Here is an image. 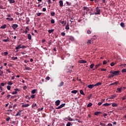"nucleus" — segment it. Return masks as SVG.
<instances>
[{
    "instance_id": "20e7f679",
    "label": "nucleus",
    "mask_w": 126,
    "mask_h": 126,
    "mask_svg": "<svg viewBox=\"0 0 126 126\" xmlns=\"http://www.w3.org/2000/svg\"><path fill=\"white\" fill-rule=\"evenodd\" d=\"M96 12L94 13V14H100L101 12V9H99L98 7L96 8Z\"/></svg>"
},
{
    "instance_id": "680f3d73",
    "label": "nucleus",
    "mask_w": 126,
    "mask_h": 126,
    "mask_svg": "<svg viewBox=\"0 0 126 126\" xmlns=\"http://www.w3.org/2000/svg\"><path fill=\"white\" fill-rule=\"evenodd\" d=\"M31 98H32V99H34L35 98V95L32 94V95H31Z\"/></svg>"
},
{
    "instance_id": "f704fd0d",
    "label": "nucleus",
    "mask_w": 126,
    "mask_h": 126,
    "mask_svg": "<svg viewBox=\"0 0 126 126\" xmlns=\"http://www.w3.org/2000/svg\"><path fill=\"white\" fill-rule=\"evenodd\" d=\"M50 14L51 16H55V15H56V13H55V12H52L50 13Z\"/></svg>"
},
{
    "instance_id": "58836bf2",
    "label": "nucleus",
    "mask_w": 126,
    "mask_h": 126,
    "mask_svg": "<svg viewBox=\"0 0 126 126\" xmlns=\"http://www.w3.org/2000/svg\"><path fill=\"white\" fill-rule=\"evenodd\" d=\"M101 65L100 64H96L95 66V68L97 69L98 68V67H99Z\"/></svg>"
},
{
    "instance_id": "6e6d98bb",
    "label": "nucleus",
    "mask_w": 126,
    "mask_h": 126,
    "mask_svg": "<svg viewBox=\"0 0 126 126\" xmlns=\"http://www.w3.org/2000/svg\"><path fill=\"white\" fill-rule=\"evenodd\" d=\"M102 104H103L102 102H99L98 103L97 105H98V106H101V105H102Z\"/></svg>"
},
{
    "instance_id": "1a4fd4ad",
    "label": "nucleus",
    "mask_w": 126,
    "mask_h": 126,
    "mask_svg": "<svg viewBox=\"0 0 126 126\" xmlns=\"http://www.w3.org/2000/svg\"><path fill=\"white\" fill-rule=\"evenodd\" d=\"M88 88H90V89H93V87H95L94 85L90 84L88 86Z\"/></svg>"
},
{
    "instance_id": "338daca9",
    "label": "nucleus",
    "mask_w": 126,
    "mask_h": 126,
    "mask_svg": "<svg viewBox=\"0 0 126 126\" xmlns=\"http://www.w3.org/2000/svg\"><path fill=\"white\" fill-rule=\"evenodd\" d=\"M122 100H126V96L122 97Z\"/></svg>"
},
{
    "instance_id": "13d9d810",
    "label": "nucleus",
    "mask_w": 126,
    "mask_h": 126,
    "mask_svg": "<svg viewBox=\"0 0 126 126\" xmlns=\"http://www.w3.org/2000/svg\"><path fill=\"white\" fill-rule=\"evenodd\" d=\"M66 4H67V5H70L71 4V3H69L68 1H66Z\"/></svg>"
},
{
    "instance_id": "473e14b6",
    "label": "nucleus",
    "mask_w": 126,
    "mask_h": 126,
    "mask_svg": "<svg viewBox=\"0 0 126 126\" xmlns=\"http://www.w3.org/2000/svg\"><path fill=\"white\" fill-rule=\"evenodd\" d=\"M25 70H31V68H30L29 67H26L25 68Z\"/></svg>"
},
{
    "instance_id": "052dcab7",
    "label": "nucleus",
    "mask_w": 126,
    "mask_h": 126,
    "mask_svg": "<svg viewBox=\"0 0 126 126\" xmlns=\"http://www.w3.org/2000/svg\"><path fill=\"white\" fill-rule=\"evenodd\" d=\"M100 125L101 126H105V125L104 123H100Z\"/></svg>"
},
{
    "instance_id": "f03ea898",
    "label": "nucleus",
    "mask_w": 126,
    "mask_h": 126,
    "mask_svg": "<svg viewBox=\"0 0 126 126\" xmlns=\"http://www.w3.org/2000/svg\"><path fill=\"white\" fill-rule=\"evenodd\" d=\"M11 27L13 28V29L14 31H15V29H16V28H17V27H18V25L15 24H12L11 25Z\"/></svg>"
},
{
    "instance_id": "3c124183",
    "label": "nucleus",
    "mask_w": 126,
    "mask_h": 126,
    "mask_svg": "<svg viewBox=\"0 0 126 126\" xmlns=\"http://www.w3.org/2000/svg\"><path fill=\"white\" fill-rule=\"evenodd\" d=\"M11 87H10V86H7V90H10Z\"/></svg>"
},
{
    "instance_id": "37998d69",
    "label": "nucleus",
    "mask_w": 126,
    "mask_h": 126,
    "mask_svg": "<svg viewBox=\"0 0 126 126\" xmlns=\"http://www.w3.org/2000/svg\"><path fill=\"white\" fill-rule=\"evenodd\" d=\"M91 40H88L87 43L88 45H90V44H91Z\"/></svg>"
},
{
    "instance_id": "4468645a",
    "label": "nucleus",
    "mask_w": 126,
    "mask_h": 126,
    "mask_svg": "<svg viewBox=\"0 0 126 126\" xmlns=\"http://www.w3.org/2000/svg\"><path fill=\"white\" fill-rule=\"evenodd\" d=\"M122 89H123V87L121 88H117V91H116V92L118 93V92H120L121 93V92H122Z\"/></svg>"
},
{
    "instance_id": "c85d7f7f",
    "label": "nucleus",
    "mask_w": 126,
    "mask_h": 126,
    "mask_svg": "<svg viewBox=\"0 0 126 126\" xmlns=\"http://www.w3.org/2000/svg\"><path fill=\"white\" fill-rule=\"evenodd\" d=\"M114 76H114L113 74H112L111 75H109L108 78H113V77H114Z\"/></svg>"
},
{
    "instance_id": "e433bc0d",
    "label": "nucleus",
    "mask_w": 126,
    "mask_h": 126,
    "mask_svg": "<svg viewBox=\"0 0 126 126\" xmlns=\"http://www.w3.org/2000/svg\"><path fill=\"white\" fill-rule=\"evenodd\" d=\"M11 59L13 60V61H16V60H17V57H13L11 58Z\"/></svg>"
},
{
    "instance_id": "393cba45",
    "label": "nucleus",
    "mask_w": 126,
    "mask_h": 126,
    "mask_svg": "<svg viewBox=\"0 0 126 126\" xmlns=\"http://www.w3.org/2000/svg\"><path fill=\"white\" fill-rule=\"evenodd\" d=\"M28 38L29 39V40H31V39H32V36H31V34H28Z\"/></svg>"
},
{
    "instance_id": "72a5a7b5",
    "label": "nucleus",
    "mask_w": 126,
    "mask_h": 126,
    "mask_svg": "<svg viewBox=\"0 0 126 126\" xmlns=\"http://www.w3.org/2000/svg\"><path fill=\"white\" fill-rule=\"evenodd\" d=\"M80 94H81L82 95H85V94H84V93L83 92V91H82V90H81L80 91Z\"/></svg>"
},
{
    "instance_id": "e2e57ef3",
    "label": "nucleus",
    "mask_w": 126,
    "mask_h": 126,
    "mask_svg": "<svg viewBox=\"0 0 126 126\" xmlns=\"http://www.w3.org/2000/svg\"><path fill=\"white\" fill-rule=\"evenodd\" d=\"M0 9H4V7H3V6H0Z\"/></svg>"
},
{
    "instance_id": "5fc2aeb1",
    "label": "nucleus",
    "mask_w": 126,
    "mask_h": 126,
    "mask_svg": "<svg viewBox=\"0 0 126 126\" xmlns=\"http://www.w3.org/2000/svg\"><path fill=\"white\" fill-rule=\"evenodd\" d=\"M9 120H10V117H8L6 119V122H8L9 121Z\"/></svg>"
},
{
    "instance_id": "c03bdc74",
    "label": "nucleus",
    "mask_w": 126,
    "mask_h": 126,
    "mask_svg": "<svg viewBox=\"0 0 126 126\" xmlns=\"http://www.w3.org/2000/svg\"><path fill=\"white\" fill-rule=\"evenodd\" d=\"M51 23H52V24H54V23H55V20H54L53 19H52L51 20Z\"/></svg>"
},
{
    "instance_id": "6e6552de",
    "label": "nucleus",
    "mask_w": 126,
    "mask_h": 126,
    "mask_svg": "<svg viewBox=\"0 0 126 126\" xmlns=\"http://www.w3.org/2000/svg\"><path fill=\"white\" fill-rule=\"evenodd\" d=\"M65 119L68 120V121H69V122H74L75 121L74 120H73L71 118L69 117V116L67 118H66Z\"/></svg>"
},
{
    "instance_id": "bf43d9fd",
    "label": "nucleus",
    "mask_w": 126,
    "mask_h": 126,
    "mask_svg": "<svg viewBox=\"0 0 126 126\" xmlns=\"http://www.w3.org/2000/svg\"><path fill=\"white\" fill-rule=\"evenodd\" d=\"M106 63H107V61H106V60H104L103 62V64H106Z\"/></svg>"
},
{
    "instance_id": "bb28decb",
    "label": "nucleus",
    "mask_w": 126,
    "mask_h": 126,
    "mask_svg": "<svg viewBox=\"0 0 126 126\" xmlns=\"http://www.w3.org/2000/svg\"><path fill=\"white\" fill-rule=\"evenodd\" d=\"M3 42H9V38L8 37L7 38V39H3Z\"/></svg>"
},
{
    "instance_id": "b1692460",
    "label": "nucleus",
    "mask_w": 126,
    "mask_h": 126,
    "mask_svg": "<svg viewBox=\"0 0 126 126\" xmlns=\"http://www.w3.org/2000/svg\"><path fill=\"white\" fill-rule=\"evenodd\" d=\"M77 92H78V91L77 90H73L71 91V93H72L73 94H76Z\"/></svg>"
},
{
    "instance_id": "7c9ffc66",
    "label": "nucleus",
    "mask_w": 126,
    "mask_h": 126,
    "mask_svg": "<svg viewBox=\"0 0 126 126\" xmlns=\"http://www.w3.org/2000/svg\"><path fill=\"white\" fill-rule=\"evenodd\" d=\"M116 97V95H112L111 96H110L108 99H114V98Z\"/></svg>"
},
{
    "instance_id": "a878e982",
    "label": "nucleus",
    "mask_w": 126,
    "mask_h": 126,
    "mask_svg": "<svg viewBox=\"0 0 126 126\" xmlns=\"http://www.w3.org/2000/svg\"><path fill=\"white\" fill-rule=\"evenodd\" d=\"M111 105L113 107H118V104L116 103H113L111 104Z\"/></svg>"
},
{
    "instance_id": "0e129e2a",
    "label": "nucleus",
    "mask_w": 126,
    "mask_h": 126,
    "mask_svg": "<svg viewBox=\"0 0 126 126\" xmlns=\"http://www.w3.org/2000/svg\"><path fill=\"white\" fill-rule=\"evenodd\" d=\"M122 72L123 73H125V72H126V69H124L122 70Z\"/></svg>"
},
{
    "instance_id": "412c9836",
    "label": "nucleus",
    "mask_w": 126,
    "mask_h": 126,
    "mask_svg": "<svg viewBox=\"0 0 126 126\" xmlns=\"http://www.w3.org/2000/svg\"><path fill=\"white\" fill-rule=\"evenodd\" d=\"M65 29H66V30H69V24L68 23L67 24Z\"/></svg>"
},
{
    "instance_id": "de8ad7c7",
    "label": "nucleus",
    "mask_w": 126,
    "mask_h": 126,
    "mask_svg": "<svg viewBox=\"0 0 126 126\" xmlns=\"http://www.w3.org/2000/svg\"><path fill=\"white\" fill-rule=\"evenodd\" d=\"M3 75V71H0V76H2Z\"/></svg>"
},
{
    "instance_id": "2f4dec72",
    "label": "nucleus",
    "mask_w": 126,
    "mask_h": 126,
    "mask_svg": "<svg viewBox=\"0 0 126 126\" xmlns=\"http://www.w3.org/2000/svg\"><path fill=\"white\" fill-rule=\"evenodd\" d=\"M117 63H114V62H112L110 63V65L111 66H114V65H115V64H116Z\"/></svg>"
},
{
    "instance_id": "9d476101",
    "label": "nucleus",
    "mask_w": 126,
    "mask_h": 126,
    "mask_svg": "<svg viewBox=\"0 0 126 126\" xmlns=\"http://www.w3.org/2000/svg\"><path fill=\"white\" fill-rule=\"evenodd\" d=\"M61 103V100H58L56 101H55V104L56 106H59Z\"/></svg>"
},
{
    "instance_id": "aec40b11",
    "label": "nucleus",
    "mask_w": 126,
    "mask_h": 126,
    "mask_svg": "<svg viewBox=\"0 0 126 126\" xmlns=\"http://www.w3.org/2000/svg\"><path fill=\"white\" fill-rule=\"evenodd\" d=\"M63 84H64V83L63 82H61V83L58 85V87H62V86H63Z\"/></svg>"
},
{
    "instance_id": "864d4df0",
    "label": "nucleus",
    "mask_w": 126,
    "mask_h": 126,
    "mask_svg": "<svg viewBox=\"0 0 126 126\" xmlns=\"http://www.w3.org/2000/svg\"><path fill=\"white\" fill-rule=\"evenodd\" d=\"M14 90L16 92H19L20 91V90L19 89H15Z\"/></svg>"
},
{
    "instance_id": "09e8293b",
    "label": "nucleus",
    "mask_w": 126,
    "mask_h": 126,
    "mask_svg": "<svg viewBox=\"0 0 126 126\" xmlns=\"http://www.w3.org/2000/svg\"><path fill=\"white\" fill-rule=\"evenodd\" d=\"M61 35H62V36H63H63H65V33L64 32H62L61 33Z\"/></svg>"
},
{
    "instance_id": "ddd939ff",
    "label": "nucleus",
    "mask_w": 126,
    "mask_h": 126,
    "mask_svg": "<svg viewBox=\"0 0 126 126\" xmlns=\"http://www.w3.org/2000/svg\"><path fill=\"white\" fill-rule=\"evenodd\" d=\"M118 84H119V82H115L114 83L110 84V86L112 85H118Z\"/></svg>"
},
{
    "instance_id": "a211bd4d",
    "label": "nucleus",
    "mask_w": 126,
    "mask_h": 126,
    "mask_svg": "<svg viewBox=\"0 0 126 126\" xmlns=\"http://www.w3.org/2000/svg\"><path fill=\"white\" fill-rule=\"evenodd\" d=\"M80 63H87V61H85V60H80V61L79 62Z\"/></svg>"
},
{
    "instance_id": "4be33fe9",
    "label": "nucleus",
    "mask_w": 126,
    "mask_h": 126,
    "mask_svg": "<svg viewBox=\"0 0 126 126\" xmlns=\"http://www.w3.org/2000/svg\"><path fill=\"white\" fill-rule=\"evenodd\" d=\"M30 106L29 104H23L22 105L23 108H26L27 107H29Z\"/></svg>"
},
{
    "instance_id": "5701e85b",
    "label": "nucleus",
    "mask_w": 126,
    "mask_h": 126,
    "mask_svg": "<svg viewBox=\"0 0 126 126\" xmlns=\"http://www.w3.org/2000/svg\"><path fill=\"white\" fill-rule=\"evenodd\" d=\"M8 1H9V3H14L15 2L14 0H8Z\"/></svg>"
},
{
    "instance_id": "0eeeda50",
    "label": "nucleus",
    "mask_w": 126,
    "mask_h": 126,
    "mask_svg": "<svg viewBox=\"0 0 126 126\" xmlns=\"http://www.w3.org/2000/svg\"><path fill=\"white\" fill-rule=\"evenodd\" d=\"M19 49H21V45H19L16 47V50H17L16 51V53H17V52H18V50H19Z\"/></svg>"
},
{
    "instance_id": "774afa93",
    "label": "nucleus",
    "mask_w": 126,
    "mask_h": 126,
    "mask_svg": "<svg viewBox=\"0 0 126 126\" xmlns=\"http://www.w3.org/2000/svg\"><path fill=\"white\" fill-rule=\"evenodd\" d=\"M1 86H4L5 84H4V83H1Z\"/></svg>"
},
{
    "instance_id": "a18cd8bd",
    "label": "nucleus",
    "mask_w": 126,
    "mask_h": 126,
    "mask_svg": "<svg viewBox=\"0 0 126 126\" xmlns=\"http://www.w3.org/2000/svg\"><path fill=\"white\" fill-rule=\"evenodd\" d=\"M36 106H37V104L33 103V104H32V108H34V107H36Z\"/></svg>"
},
{
    "instance_id": "49530a36",
    "label": "nucleus",
    "mask_w": 126,
    "mask_h": 126,
    "mask_svg": "<svg viewBox=\"0 0 126 126\" xmlns=\"http://www.w3.org/2000/svg\"><path fill=\"white\" fill-rule=\"evenodd\" d=\"M120 25L121 26V27H125V24L123 22H122L121 24H120Z\"/></svg>"
},
{
    "instance_id": "69168bd1",
    "label": "nucleus",
    "mask_w": 126,
    "mask_h": 126,
    "mask_svg": "<svg viewBox=\"0 0 126 126\" xmlns=\"http://www.w3.org/2000/svg\"><path fill=\"white\" fill-rule=\"evenodd\" d=\"M87 33H88V34H90V33H91V31L89 30H88V31H87Z\"/></svg>"
},
{
    "instance_id": "6ab92c4d",
    "label": "nucleus",
    "mask_w": 126,
    "mask_h": 126,
    "mask_svg": "<svg viewBox=\"0 0 126 126\" xmlns=\"http://www.w3.org/2000/svg\"><path fill=\"white\" fill-rule=\"evenodd\" d=\"M0 28V29H5V28H6V25L4 24L3 25L1 26Z\"/></svg>"
},
{
    "instance_id": "f8f14e48",
    "label": "nucleus",
    "mask_w": 126,
    "mask_h": 126,
    "mask_svg": "<svg viewBox=\"0 0 126 126\" xmlns=\"http://www.w3.org/2000/svg\"><path fill=\"white\" fill-rule=\"evenodd\" d=\"M101 85H102V83L99 82L96 83L95 84H94V87H95V86H100Z\"/></svg>"
},
{
    "instance_id": "8fccbe9b",
    "label": "nucleus",
    "mask_w": 126,
    "mask_h": 126,
    "mask_svg": "<svg viewBox=\"0 0 126 126\" xmlns=\"http://www.w3.org/2000/svg\"><path fill=\"white\" fill-rule=\"evenodd\" d=\"M12 95H15V94H17V92H16L15 91L14 92H13L12 93Z\"/></svg>"
},
{
    "instance_id": "79ce46f5",
    "label": "nucleus",
    "mask_w": 126,
    "mask_h": 126,
    "mask_svg": "<svg viewBox=\"0 0 126 126\" xmlns=\"http://www.w3.org/2000/svg\"><path fill=\"white\" fill-rule=\"evenodd\" d=\"M91 106H92V103H89L88 105H87V107L88 108L91 107Z\"/></svg>"
},
{
    "instance_id": "39448f33",
    "label": "nucleus",
    "mask_w": 126,
    "mask_h": 126,
    "mask_svg": "<svg viewBox=\"0 0 126 126\" xmlns=\"http://www.w3.org/2000/svg\"><path fill=\"white\" fill-rule=\"evenodd\" d=\"M21 112H22V110H20L19 111L17 112V114L15 115L16 117H17V116H21Z\"/></svg>"
},
{
    "instance_id": "4d7b16f0",
    "label": "nucleus",
    "mask_w": 126,
    "mask_h": 126,
    "mask_svg": "<svg viewBox=\"0 0 126 126\" xmlns=\"http://www.w3.org/2000/svg\"><path fill=\"white\" fill-rule=\"evenodd\" d=\"M3 54L4 56H7V55H8V53L7 52H4Z\"/></svg>"
},
{
    "instance_id": "f257e3e1",
    "label": "nucleus",
    "mask_w": 126,
    "mask_h": 126,
    "mask_svg": "<svg viewBox=\"0 0 126 126\" xmlns=\"http://www.w3.org/2000/svg\"><path fill=\"white\" fill-rule=\"evenodd\" d=\"M113 74L114 76H117L120 74V70L113 71Z\"/></svg>"
},
{
    "instance_id": "603ef678",
    "label": "nucleus",
    "mask_w": 126,
    "mask_h": 126,
    "mask_svg": "<svg viewBox=\"0 0 126 126\" xmlns=\"http://www.w3.org/2000/svg\"><path fill=\"white\" fill-rule=\"evenodd\" d=\"M91 97H92V94H91L89 96H88V99H91Z\"/></svg>"
},
{
    "instance_id": "c756f323",
    "label": "nucleus",
    "mask_w": 126,
    "mask_h": 126,
    "mask_svg": "<svg viewBox=\"0 0 126 126\" xmlns=\"http://www.w3.org/2000/svg\"><path fill=\"white\" fill-rule=\"evenodd\" d=\"M99 114H101V112L96 111L94 113L95 116H98Z\"/></svg>"
},
{
    "instance_id": "2eb2a0df",
    "label": "nucleus",
    "mask_w": 126,
    "mask_h": 126,
    "mask_svg": "<svg viewBox=\"0 0 126 126\" xmlns=\"http://www.w3.org/2000/svg\"><path fill=\"white\" fill-rule=\"evenodd\" d=\"M6 19L8 20V21H13V18H6Z\"/></svg>"
},
{
    "instance_id": "a19ab883",
    "label": "nucleus",
    "mask_w": 126,
    "mask_h": 126,
    "mask_svg": "<svg viewBox=\"0 0 126 126\" xmlns=\"http://www.w3.org/2000/svg\"><path fill=\"white\" fill-rule=\"evenodd\" d=\"M90 68H93L94 67V63H92L90 66Z\"/></svg>"
},
{
    "instance_id": "cd10ccee",
    "label": "nucleus",
    "mask_w": 126,
    "mask_h": 126,
    "mask_svg": "<svg viewBox=\"0 0 126 126\" xmlns=\"http://www.w3.org/2000/svg\"><path fill=\"white\" fill-rule=\"evenodd\" d=\"M54 31V29L49 30L48 33H49V34H51V33H53Z\"/></svg>"
},
{
    "instance_id": "f3484780",
    "label": "nucleus",
    "mask_w": 126,
    "mask_h": 126,
    "mask_svg": "<svg viewBox=\"0 0 126 126\" xmlns=\"http://www.w3.org/2000/svg\"><path fill=\"white\" fill-rule=\"evenodd\" d=\"M69 39L70 41H74V37L72 36H69Z\"/></svg>"
},
{
    "instance_id": "423d86ee",
    "label": "nucleus",
    "mask_w": 126,
    "mask_h": 126,
    "mask_svg": "<svg viewBox=\"0 0 126 126\" xmlns=\"http://www.w3.org/2000/svg\"><path fill=\"white\" fill-rule=\"evenodd\" d=\"M83 8L84 10L87 11V12H88V11H89L90 10V9H89V8H88L86 6H84Z\"/></svg>"
},
{
    "instance_id": "ea45409f",
    "label": "nucleus",
    "mask_w": 126,
    "mask_h": 126,
    "mask_svg": "<svg viewBox=\"0 0 126 126\" xmlns=\"http://www.w3.org/2000/svg\"><path fill=\"white\" fill-rule=\"evenodd\" d=\"M32 94H35V93H36V90H35V89L32 90Z\"/></svg>"
},
{
    "instance_id": "dca6fc26",
    "label": "nucleus",
    "mask_w": 126,
    "mask_h": 126,
    "mask_svg": "<svg viewBox=\"0 0 126 126\" xmlns=\"http://www.w3.org/2000/svg\"><path fill=\"white\" fill-rule=\"evenodd\" d=\"M111 105H112V103H104L103 104V105L105 106V107H107L108 106H111Z\"/></svg>"
},
{
    "instance_id": "4c0bfd02",
    "label": "nucleus",
    "mask_w": 126,
    "mask_h": 126,
    "mask_svg": "<svg viewBox=\"0 0 126 126\" xmlns=\"http://www.w3.org/2000/svg\"><path fill=\"white\" fill-rule=\"evenodd\" d=\"M7 84L8 86H9V85H12V84H13V83H12V82H11V81H9V82H8Z\"/></svg>"
},
{
    "instance_id": "7ed1b4c3",
    "label": "nucleus",
    "mask_w": 126,
    "mask_h": 126,
    "mask_svg": "<svg viewBox=\"0 0 126 126\" xmlns=\"http://www.w3.org/2000/svg\"><path fill=\"white\" fill-rule=\"evenodd\" d=\"M65 106V103H63L60 105L59 106L56 108L57 110H59V109H62V108H63V106Z\"/></svg>"
},
{
    "instance_id": "9b49d317",
    "label": "nucleus",
    "mask_w": 126,
    "mask_h": 126,
    "mask_svg": "<svg viewBox=\"0 0 126 126\" xmlns=\"http://www.w3.org/2000/svg\"><path fill=\"white\" fill-rule=\"evenodd\" d=\"M59 5L61 7L63 6V0H60L59 1Z\"/></svg>"
},
{
    "instance_id": "c9c22d12",
    "label": "nucleus",
    "mask_w": 126,
    "mask_h": 126,
    "mask_svg": "<svg viewBox=\"0 0 126 126\" xmlns=\"http://www.w3.org/2000/svg\"><path fill=\"white\" fill-rule=\"evenodd\" d=\"M72 126V125H71V123L70 122H68L66 125V126Z\"/></svg>"
}]
</instances>
